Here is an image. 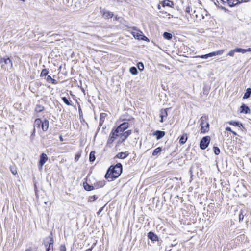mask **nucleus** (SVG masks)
<instances>
[{"label":"nucleus","instance_id":"1","mask_svg":"<svg viewBox=\"0 0 251 251\" xmlns=\"http://www.w3.org/2000/svg\"><path fill=\"white\" fill-rule=\"evenodd\" d=\"M123 166L121 163H118L115 165L110 166L104 176L108 181H111L117 178L121 174Z\"/></svg>","mask_w":251,"mask_h":251},{"label":"nucleus","instance_id":"2","mask_svg":"<svg viewBox=\"0 0 251 251\" xmlns=\"http://www.w3.org/2000/svg\"><path fill=\"white\" fill-rule=\"evenodd\" d=\"M0 64H1L2 69L4 70L8 71L9 72L11 71L13 67L12 61L7 56L0 58Z\"/></svg>","mask_w":251,"mask_h":251},{"label":"nucleus","instance_id":"3","mask_svg":"<svg viewBox=\"0 0 251 251\" xmlns=\"http://www.w3.org/2000/svg\"><path fill=\"white\" fill-rule=\"evenodd\" d=\"M207 120V118L206 116H202L200 119L201 133H205L209 130V124Z\"/></svg>","mask_w":251,"mask_h":251},{"label":"nucleus","instance_id":"4","mask_svg":"<svg viewBox=\"0 0 251 251\" xmlns=\"http://www.w3.org/2000/svg\"><path fill=\"white\" fill-rule=\"evenodd\" d=\"M133 29L136 30L135 31H133L132 32V35L133 36V37L139 40H144V41H147L149 40L148 38L146 37L145 35H143L142 31L136 30V28L135 27H131Z\"/></svg>","mask_w":251,"mask_h":251},{"label":"nucleus","instance_id":"5","mask_svg":"<svg viewBox=\"0 0 251 251\" xmlns=\"http://www.w3.org/2000/svg\"><path fill=\"white\" fill-rule=\"evenodd\" d=\"M210 141V138L208 136L203 137L200 143V148L201 150H205L208 146Z\"/></svg>","mask_w":251,"mask_h":251},{"label":"nucleus","instance_id":"6","mask_svg":"<svg viewBox=\"0 0 251 251\" xmlns=\"http://www.w3.org/2000/svg\"><path fill=\"white\" fill-rule=\"evenodd\" d=\"M129 124L128 122H124L121 124L119 126L115 128V130L117 131V133L120 134L121 132H125L124 131L128 128L129 127Z\"/></svg>","mask_w":251,"mask_h":251},{"label":"nucleus","instance_id":"7","mask_svg":"<svg viewBox=\"0 0 251 251\" xmlns=\"http://www.w3.org/2000/svg\"><path fill=\"white\" fill-rule=\"evenodd\" d=\"M131 133L132 131L131 130L120 133V139L119 140V143H122L124 142L131 135Z\"/></svg>","mask_w":251,"mask_h":251},{"label":"nucleus","instance_id":"8","mask_svg":"<svg viewBox=\"0 0 251 251\" xmlns=\"http://www.w3.org/2000/svg\"><path fill=\"white\" fill-rule=\"evenodd\" d=\"M51 241H52V243H54L52 232H50V235L48 237L45 238L43 241V244L46 247V249L49 246V245H50V242H51Z\"/></svg>","mask_w":251,"mask_h":251},{"label":"nucleus","instance_id":"9","mask_svg":"<svg viewBox=\"0 0 251 251\" xmlns=\"http://www.w3.org/2000/svg\"><path fill=\"white\" fill-rule=\"evenodd\" d=\"M48 157L47 155L44 153H42L40 155V160L39 162V165L40 166V168L42 169L43 166L46 163V162L48 160Z\"/></svg>","mask_w":251,"mask_h":251},{"label":"nucleus","instance_id":"10","mask_svg":"<svg viewBox=\"0 0 251 251\" xmlns=\"http://www.w3.org/2000/svg\"><path fill=\"white\" fill-rule=\"evenodd\" d=\"M147 237L148 239H150L151 241H158L159 238L156 234L152 231H150L147 234Z\"/></svg>","mask_w":251,"mask_h":251},{"label":"nucleus","instance_id":"11","mask_svg":"<svg viewBox=\"0 0 251 251\" xmlns=\"http://www.w3.org/2000/svg\"><path fill=\"white\" fill-rule=\"evenodd\" d=\"M129 154V153L128 151L121 152L117 153L114 158H117L119 159H125L127 157Z\"/></svg>","mask_w":251,"mask_h":251},{"label":"nucleus","instance_id":"12","mask_svg":"<svg viewBox=\"0 0 251 251\" xmlns=\"http://www.w3.org/2000/svg\"><path fill=\"white\" fill-rule=\"evenodd\" d=\"M153 135L156 136V138L157 140H159L165 136V133L163 131L156 130L153 133Z\"/></svg>","mask_w":251,"mask_h":251},{"label":"nucleus","instance_id":"13","mask_svg":"<svg viewBox=\"0 0 251 251\" xmlns=\"http://www.w3.org/2000/svg\"><path fill=\"white\" fill-rule=\"evenodd\" d=\"M83 186L84 189L87 191H92L95 189L94 185L93 186L89 184L87 182V180L85 182H83Z\"/></svg>","mask_w":251,"mask_h":251},{"label":"nucleus","instance_id":"14","mask_svg":"<svg viewBox=\"0 0 251 251\" xmlns=\"http://www.w3.org/2000/svg\"><path fill=\"white\" fill-rule=\"evenodd\" d=\"M240 112L245 114H250L251 110L248 106L246 105L245 104H243L240 106Z\"/></svg>","mask_w":251,"mask_h":251},{"label":"nucleus","instance_id":"15","mask_svg":"<svg viewBox=\"0 0 251 251\" xmlns=\"http://www.w3.org/2000/svg\"><path fill=\"white\" fill-rule=\"evenodd\" d=\"M167 109H162L161 110H160V117L161 118V119L160 120V122H163V119L164 118H166L168 116V114H167Z\"/></svg>","mask_w":251,"mask_h":251},{"label":"nucleus","instance_id":"16","mask_svg":"<svg viewBox=\"0 0 251 251\" xmlns=\"http://www.w3.org/2000/svg\"><path fill=\"white\" fill-rule=\"evenodd\" d=\"M49 123L48 120L45 119L42 121L41 127L43 131H46L49 128Z\"/></svg>","mask_w":251,"mask_h":251},{"label":"nucleus","instance_id":"17","mask_svg":"<svg viewBox=\"0 0 251 251\" xmlns=\"http://www.w3.org/2000/svg\"><path fill=\"white\" fill-rule=\"evenodd\" d=\"M173 5H174L173 2L169 0H164L162 2V7H172Z\"/></svg>","mask_w":251,"mask_h":251},{"label":"nucleus","instance_id":"18","mask_svg":"<svg viewBox=\"0 0 251 251\" xmlns=\"http://www.w3.org/2000/svg\"><path fill=\"white\" fill-rule=\"evenodd\" d=\"M188 137L186 134H183L181 135L179 138V143L181 145L184 144L187 140Z\"/></svg>","mask_w":251,"mask_h":251},{"label":"nucleus","instance_id":"19","mask_svg":"<svg viewBox=\"0 0 251 251\" xmlns=\"http://www.w3.org/2000/svg\"><path fill=\"white\" fill-rule=\"evenodd\" d=\"M230 125L235 126H238L240 128H243V125L241 123L237 121H230L228 122Z\"/></svg>","mask_w":251,"mask_h":251},{"label":"nucleus","instance_id":"20","mask_svg":"<svg viewBox=\"0 0 251 251\" xmlns=\"http://www.w3.org/2000/svg\"><path fill=\"white\" fill-rule=\"evenodd\" d=\"M106 115H107V114L105 113H102L100 114V122H99L100 126L102 125Z\"/></svg>","mask_w":251,"mask_h":251},{"label":"nucleus","instance_id":"21","mask_svg":"<svg viewBox=\"0 0 251 251\" xmlns=\"http://www.w3.org/2000/svg\"><path fill=\"white\" fill-rule=\"evenodd\" d=\"M251 95V88H248L246 90V92L245 93L243 98L244 99H248L250 97Z\"/></svg>","mask_w":251,"mask_h":251},{"label":"nucleus","instance_id":"22","mask_svg":"<svg viewBox=\"0 0 251 251\" xmlns=\"http://www.w3.org/2000/svg\"><path fill=\"white\" fill-rule=\"evenodd\" d=\"M162 151V148L161 147H158L156 148L152 152V156H158V154L161 153Z\"/></svg>","mask_w":251,"mask_h":251},{"label":"nucleus","instance_id":"23","mask_svg":"<svg viewBox=\"0 0 251 251\" xmlns=\"http://www.w3.org/2000/svg\"><path fill=\"white\" fill-rule=\"evenodd\" d=\"M110 135L112 137H114L115 139H116L118 137H120V134H119V133H117V131L115 130V128H113Z\"/></svg>","mask_w":251,"mask_h":251},{"label":"nucleus","instance_id":"24","mask_svg":"<svg viewBox=\"0 0 251 251\" xmlns=\"http://www.w3.org/2000/svg\"><path fill=\"white\" fill-rule=\"evenodd\" d=\"M95 151H91L89 154V161L93 162L95 160Z\"/></svg>","mask_w":251,"mask_h":251},{"label":"nucleus","instance_id":"25","mask_svg":"<svg viewBox=\"0 0 251 251\" xmlns=\"http://www.w3.org/2000/svg\"><path fill=\"white\" fill-rule=\"evenodd\" d=\"M44 110V107L41 105L37 104L36 105L35 108V111L36 112L39 113L43 111Z\"/></svg>","mask_w":251,"mask_h":251},{"label":"nucleus","instance_id":"26","mask_svg":"<svg viewBox=\"0 0 251 251\" xmlns=\"http://www.w3.org/2000/svg\"><path fill=\"white\" fill-rule=\"evenodd\" d=\"M113 16V13L110 11L104 12L103 14V16L106 19L112 18Z\"/></svg>","mask_w":251,"mask_h":251},{"label":"nucleus","instance_id":"27","mask_svg":"<svg viewBox=\"0 0 251 251\" xmlns=\"http://www.w3.org/2000/svg\"><path fill=\"white\" fill-rule=\"evenodd\" d=\"M62 101L68 106L72 105V101L69 100L66 97H62L61 98Z\"/></svg>","mask_w":251,"mask_h":251},{"label":"nucleus","instance_id":"28","mask_svg":"<svg viewBox=\"0 0 251 251\" xmlns=\"http://www.w3.org/2000/svg\"><path fill=\"white\" fill-rule=\"evenodd\" d=\"M163 36L164 38L167 39V40H171L173 37L172 34L171 33L167 32H165L163 33Z\"/></svg>","mask_w":251,"mask_h":251},{"label":"nucleus","instance_id":"29","mask_svg":"<svg viewBox=\"0 0 251 251\" xmlns=\"http://www.w3.org/2000/svg\"><path fill=\"white\" fill-rule=\"evenodd\" d=\"M46 80L48 82H51L52 84H56L57 83V81L51 78V77L50 75H47L46 77Z\"/></svg>","mask_w":251,"mask_h":251},{"label":"nucleus","instance_id":"30","mask_svg":"<svg viewBox=\"0 0 251 251\" xmlns=\"http://www.w3.org/2000/svg\"><path fill=\"white\" fill-rule=\"evenodd\" d=\"M115 140V139H114V137H112L110 135L107 141V145L109 147H111L110 145L112 144V143L114 142Z\"/></svg>","mask_w":251,"mask_h":251},{"label":"nucleus","instance_id":"31","mask_svg":"<svg viewBox=\"0 0 251 251\" xmlns=\"http://www.w3.org/2000/svg\"><path fill=\"white\" fill-rule=\"evenodd\" d=\"M98 198L96 195H93L89 196L88 198V201L89 202H93Z\"/></svg>","mask_w":251,"mask_h":251},{"label":"nucleus","instance_id":"32","mask_svg":"<svg viewBox=\"0 0 251 251\" xmlns=\"http://www.w3.org/2000/svg\"><path fill=\"white\" fill-rule=\"evenodd\" d=\"M129 71L133 75H136L138 73L137 69L135 67H131L129 69Z\"/></svg>","mask_w":251,"mask_h":251},{"label":"nucleus","instance_id":"33","mask_svg":"<svg viewBox=\"0 0 251 251\" xmlns=\"http://www.w3.org/2000/svg\"><path fill=\"white\" fill-rule=\"evenodd\" d=\"M104 185V183L102 182H99L94 184L95 189H98L99 188L102 187Z\"/></svg>","mask_w":251,"mask_h":251},{"label":"nucleus","instance_id":"34","mask_svg":"<svg viewBox=\"0 0 251 251\" xmlns=\"http://www.w3.org/2000/svg\"><path fill=\"white\" fill-rule=\"evenodd\" d=\"M42 120L40 119H36L34 122V126H37L38 127H40L41 126Z\"/></svg>","mask_w":251,"mask_h":251},{"label":"nucleus","instance_id":"35","mask_svg":"<svg viewBox=\"0 0 251 251\" xmlns=\"http://www.w3.org/2000/svg\"><path fill=\"white\" fill-rule=\"evenodd\" d=\"M50 242V245L46 249V251H53V243L52 241Z\"/></svg>","mask_w":251,"mask_h":251},{"label":"nucleus","instance_id":"36","mask_svg":"<svg viewBox=\"0 0 251 251\" xmlns=\"http://www.w3.org/2000/svg\"><path fill=\"white\" fill-rule=\"evenodd\" d=\"M137 67L140 71H143L144 69V65L141 62H139L137 63Z\"/></svg>","mask_w":251,"mask_h":251},{"label":"nucleus","instance_id":"37","mask_svg":"<svg viewBox=\"0 0 251 251\" xmlns=\"http://www.w3.org/2000/svg\"><path fill=\"white\" fill-rule=\"evenodd\" d=\"M48 73H49L48 70L46 69H44L42 70V71L41 72V76H47V75L48 74Z\"/></svg>","mask_w":251,"mask_h":251},{"label":"nucleus","instance_id":"38","mask_svg":"<svg viewBox=\"0 0 251 251\" xmlns=\"http://www.w3.org/2000/svg\"><path fill=\"white\" fill-rule=\"evenodd\" d=\"M235 49V51H236V52H241L242 53H245V49H242V48H236Z\"/></svg>","mask_w":251,"mask_h":251},{"label":"nucleus","instance_id":"39","mask_svg":"<svg viewBox=\"0 0 251 251\" xmlns=\"http://www.w3.org/2000/svg\"><path fill=\"white\" fill-rule=\"evenodd\" d=\"M213 150H214V153L216 155H218L220 153V149L218 147L214 146L213 147Z\"/></svg>","mask_w":251,"mask_h":251},{"label":"nucleus","instance_id":"40","mask_svg":"<svg viewBox=\"0 0 251 251\" xmlns=\"http://www.w3.org/2000/svg\"><path fill=\"white\" fill-rule=\"evenodd\" d=\"M243 218H244V215H243V211L241 210V211L240 212V214L239 215V222L242 221L243 220Z\"/></svg>","mask_w":251,"mask_h":251},{"label":"nucleus","instance_id":"41","mask_svg":"<svg viewBox=\"0 0 251 251\" xmlns=\"http://www.w3.org/2000/svg\"><path fill=\"white\" fill-rule=\"evenodd\" d=\"M10 171L13 175H16L17 174V169L15 167H10Z\"/></svg>","mask_w":251,"mask_h":251},{"label":"nucleus","instance_id":"42","mask_svg":"<svg viewBox=\"0 0 251 251\" xmlns=\"http://www.w3.org/2000/svg\"><path fill=\"white\" fill-rule=\"evenodd\" d=\"M236 52V51H235V49H233L231 50H230L228 53L227 54L228 55L230 56H231V57H233L234 56V54Z\"/></svg>","mask_w":251,"mask_h":251},{"label":"nucleus","instance_id":"43","mask_svg":"<svg viewBox=\"0 0 251 251\" xmlns=\"http://www.w3.org/2000/svg\"><path fill=\"white\" fill-rule=\"evenodd\" d=\"M196 57H199L203 59H207L209 57L208 53L205 54V55H199L197 56Z\"/></svg>","mask_w":251,"mask_h":251},{"label":"nucleus","instance_id":"44","mask_svg":"<svg viewBox=\"0 0 251 251\" xmlns=\"http://www.w3.org/2000/svg\"><path fill=\"white\" fill-rule=\"evenodd\" d=\"M78 111H79V115L80 119L81 120V118L83 119V113H82V111L81 108L80 106H78Z\"/></svg>","mask_w":251,"mask_h":251},{"label":"nucleus","instance_id":"45","mask_svg":"<svg viewBox=\"0 0 251 251\" xmlns=\"http://www.w3.org/2000/svg\"><path fill=\"white\" fill-rule=\"evenodd\" d=\"M44 139H48L49 140V141H51L52 139H53L52 137H51V135L49 134L48 135H47L46 137H44Z\"/></svg>","mask_w":251,"mask_h":251},{"label":"nucleus","instance_id":"46","mask_svg":"<svg viewBox=\"0 0 251 251\" xmlns=\"http://www.w3.org/2000/svg\"><path fill=\"white\" fill-rule=\"evenodd\" d=\"M60 251H66V248L65 245H61L60 247Z\"/></svg>","mask_w":251,"mask_h":251},{"label":"nucleus","instance_id":"47","mask_svg":"<svg viewBox=\"0 0 251 251\" xmlns=\"http://www.w3.org/2000/svg\"><path fill=\"white\" fill-rule=\"evenodd\" d=\"M218 8H220V9H222V10H224V11H225V12H229V10H228L227 8H225V7H223V6H221V5H218Z\"/></svg>","mask_w":251,"mask_h":251},{"label":"nucleus","instance_id":"48","mask_svg":"<svg viewBox=\"0 0 251 251\" xmlns=\"http://www.w3.org/2000/svg\"><path fill=\"white\" fill-rule=\"evenodd\" d=\"M209 57H213L216 55V51L208 53Z\"/></svg>","mask_w":251,"mask_h":251},{"label":"nucleus","instance_id":"49","mask_svg":"<svg viewBox=\"0 0 251 251\" xmlns=\"http://www.w3.org/2000/svg\"><path fill=\"white\" fill-rule=\"evenodd\" d=\"M223 52H224L223 50H219L216 51V55H221V54H223Z\"/></svg>","mask_w":251,"mask_h":251},{"label":"nucleus","instance_id":"50","mask_svg":"<svg viewBox=\"0 0 251 251\" xmlns=\"http://www.w3.org/2000/svg\"><path fill=\"white\" fill-rule=\"evenodd\" d=\"M79 157H80V155H78V154L75 155V161H77L78 160Z\"/></svg>","mask_w":251,"mask_h":251},{"label":"nucleus","instance_id":"51","mask_svg":"<svg viewBox=\"0 0 251 251\" xmlns=\"http://www.w3.org/2000/svg\"><path fill=\"white\" fill-rule=\"evenodd\" d=\"M103 208H104V206L101 207L99 210V211H98L97 212V214L98 215H99L101 212L103 210Z\"/></svg>","mask_w":251,"mask_h":251},{"label":"nucleus","instance_id":"52","mask_svg":"<svg viewBox=\"0 0 251 251\" xmlns=\"http://www.w3.org/2000/svg\"><path fill=\"white\" fill-rule=\"evenodd\" d=\"M225 129L226 131H229L230 132H231L232 131L231 128L230 127H226Z\"/></svg>","mask_w":251,"mask_h":251},{"label":"nucleus","instance_id":"53","mask_svg":"<svg viewBox=\"0 0 251 251\" xmlns=\"http://www.w3.org/2000/svg\"><path fill=\"white\" fill-rule=\"evenodd\" d=\"M185 11H186V12H187V13H190V7H189V6H188V7H187L186 8Z\"/></svg>","mask_w":251,"mask_h":251},{"label":"nucleus","instance_id":"54","mask_svg":"<svg viewBox=\"0 0 251 251\" xmlns=\"http://www.w3.org/2000/svg\"><path fill=\"white\" fill-rule=\"evenodd\" d=\"M223 4H227V1L226 0H220Z\"/></svg>","mask_w":251,"mask_h":251},{"label":"nucleus","instance_id":"55","mask_svg":"<svg viewBox=\"0 0 251 251\" xmlns=\"http://www.w3.org/2000/svg\"><path fill=\"white\" fill-rule=\"evenodd\" d=\"M245 50H246L245 51V53L247 52H251V48H248L247 49H245Z\"/></svg>","mask_w":251,"mask_h":251},{"label":"nucleus","instance_id":"56","mask_svg":"<svg viewBox=\"0 0 251 251\" xmlns=\"http://www.w3.org/2000/svg\"><path fill=\"white\" fill-rule=\"evenodd\" d=\"M215 4L218 7V5H220L219 4V1L218 0H216V2H214Z\"/></svg>","mask_w":251,"mask_h":251},{"label":"nucleus","instance_id":"57","mask_svg":"<svg viewBox=\"0 0 251 251\" xmlns=\"http://www.w3.org/2000/svg\"><path fill=\"white\" fill-rule=\"evenodd\" d=\"M176 244H177V243H174V244H172L170 246V248L173 247L175 246Z\"/></svg>","mask_w":251,"mask_h":251},{"label":"nucleus","instance_id":"58","mask_svg":"<svg viewBox=\"0 0 251 251\" xmlns=\"http://www.w3.org/2000/svg\"><path fill=\"white\" fill-rule=\"evenodd\" d=\"M35 128H34V129L33 130V131H32V133L31 134V136H34L35 135Z\"/></svg>","mask_w":251,"mask_h":251},{"label":"nucleus","instance_id":"59","mask_svg":"<svg viewBox=\"0 0 251 251\" xmlns=\"http://www.w3.org/2000/svg\"><path fill=\"white\" fill-rule=\"evenodd\" d=\"M59 139H60V141H61V142L63 141V138L62 135L59 136Z\"/></svg>","mask_w":251,"mask_h":251},{"label":"nucleus","instance_id":"60","mask_svg":"<svg viewBox=\"0 0 251 251\" xmlns=\"http://www.w3.org/2000/svg\"><path fill=\"white\" fill-rule=\"evenodd\" d=\"M231 133H232V134L234 135H237V134L236 132L234 131H232Z\"/></svg>","mask_w":251,"mask_h":251},{"label":"nucleus","instance_id":"61","mask_svg":"<svg viewBox=\"0 0 251 251\" xmlns=\"http://www.w3.org/2000/svg\"><path fill=\"white\" fill-rule=\"evenodd\" d=\"M92 249L93 247H92L91 248L87 249L86 251H92Z\"/></svg>","mask_w":251,"mask_h":251},{"label":"nucleus","instance_id":"62","mask_svg":"<svg viewBox=\"0 0 251 251\" xmlns=\"http://www.w3.org/2000/svg\"><path fill=\"white\" fill-rule=\"evenodd\" d=\"M25 251H32V250L30 249H27Z\"/></svg>","mask_w":251,"mask_h":251},{"label":"nucleus","instance_id":"63","mask_svg":"<svg viewBox=\"0 0 251 251\" xmlns=\"http://www.w3.org/2000/svg\"><path fill=\"white\" fill-rule=\"evenodd\" d=\"M158 8L159 9H161V6H160V5H158Z\"/></svg>","mask_w":251,"mask_h":251},{"label":"nucleus","instance_id":"64","mask_svg":"<svg viewBox=\"0 0 251 251\" xmlns=\"http://www.w3.org/2000/svg\"><path fill=\"white\" fill-rule=\"evenodd\" d=\"M201 16H202V19H204V16L203 14L201 15Z\"/></svg>","mask_w":251,"mask_h":251}]
</instances>
